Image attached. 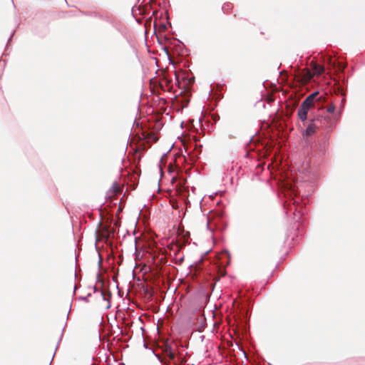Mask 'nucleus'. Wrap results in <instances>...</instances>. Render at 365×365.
Instances as JSON below:
<instances>
[{
	"label": "nucleus",
	"instance_id": "obj_1",
	"mask_svg": "<svg viewBox=\"0 0 365 365\" xmlns=\"http://www.w3.org/2000/svg\"><path fill=\"white\" fill-rule=\"evenodd\" d=\"M318 94V92L310 94L302 103L297 111V115L302 121H305L307 119L308 112L314 107V103Z\"/></svg>",
	"mask_w": 365,
	"mask_h": 365
},
{
	"label": "nucleus",
	"instance_id": "obj_2",
	"mask_svg": "<svg viewBox=\"0 0 365 365\" xmlns=\"http://www.w3.org/2000/svg\"><path fill=\"white\" fill-rule=\"evenodd\" d=\"M311 120L316 124V126L318 129H321L323 128H327L329 126V123L331 121V118L327 115H323L321 114H318L314 115Z\"/></svg>",
	"mask_w": 365,
	"mask_h": 365
},
{
	"label": "nucleus",
	"instance_id": "obj_3",
	"mask_svg": "<svg viewBox=\"0 0 365 365\" xmlns=\"http://www.w3.org/2000/svg\"><path fill=\"white\" fill-rule=\"evenodd\" d=\"M165 356L164 359L162 360V361H163L165 364L168 363V364H170L172 361L174 365L180 364L179 358H178V359H176L177 357H176L175 353L171 348L165 349Z\"/></svg>",
	"mask_w": 365,
	"mask_h": 365
},
{
	"label": "nucleus",
	"instance_id": "obj_4",
	"mask_svg": "<svg viewBox=\"0 0 365 365\" xmlns=\"http://www.w3.org/2000/svg\"><path fill=\"white\" fill-rule=\"evenodd\" d=\"M318 128L316 124L310 119L309 123L308 124L306 130L302 133L304 136H311L314 134L317 130Z\"/></svg>",
	"mask_w": 365,
	"mask_h": 365
},
{
	"label": "nucleus",
	"instance_id": "obj_5",
	"mask_svg": "<svg viewBox=\"0 0 365 365\" xmlns=\"http://www.w3.org/2000/svg\"><path fill=\"white\" fill-rule=\"evenodd\" d=\"M159 86L163 91L170 92L173 89L172 81L166 78H163L160 81Z\"/></svg>",
	"mask_w": 365,
	"mask_h": 365
},
{
	"label": "nucleus",
	"instance_id": "obj_6",
	"mask_svg": "<svg viewBox=\"0 0 365 365\" xmlns=\"http://www.w3.org/2000/svg\"><path fill=\"white\" fill-rule=\"evenodd\" d=\"M310 66L313 70L312 73L314 75L320 76L324 72V67L317 64L316 62L312 61Z\"/></svg>",
	"mask_w": 365,
	"mask_h": 365
},
{
	"label": "nucleus",
	"instance_id": "obj_7",
	"mask_svg": "<svg viewBox=\"0 0 365 365\" xmlns=\"http://www.w3.org/2000/svg\"><path fill=\"white\" fill-rule=\"evenodd\" d=\"M312 71L309 69H304L302 73V81L305 83H308L314 76Z\"/></svg>",
	"mask_w": 365,
	"mask_h": 365
},
{
	"label": "nucleus",
	"instance_id": "obj_8",
	"mask_svg": "<svg viewBox=\"0 0 365 365\" xmlns=\"http://www.w3.org/2000/svg\"><path fill=\"white\" fill-rule=\"evenodd\" d=\"M109 232L107 227H103L98 232V235L97 237L98 240H107L109 237Z\"/></svg>",
	"mask_w": 365,
	"mask_h": 365
},
{
	"label": "nucleus",
	"instance_id": "obj_9",
	"mask_svg": "<svg viewBox=\"0 0 365 365\" xmlns=\"http://www.w3.org/2000/svg\"><path fill=\"white\" fill-rule=\"evenodd\" d=\"M146 138L148 140H153V141H156L157 140V138L155 136V135L153 133H149L148 134Z\"/></svg>",
	"mask_w": 365,
	"mask_h": 365
},
{
	"label": "nucleus",
	"instance_id": "obj_10",
	"mask_svg": "<svg viewBox=\"0 0 365 365\" xmlns=\"http://www.w3.org/2000/svg\"><path fill=\"white\" fill-rule=\"evenodd\" d=\"M334 110H335V106H334V105H333V104H332V105L329 106L327 108V111L328 113H334Z\"/></svg>",
	"mask_w": 365,
	"mask_h": 365
}]
</instances>
